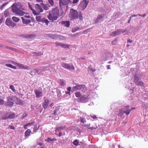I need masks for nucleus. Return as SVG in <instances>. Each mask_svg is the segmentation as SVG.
<instances>
[{"label": "nucleus", "mask_w": 148, "mask_h": 148, "mask_svg": "<svg viewBox=\"0 0 148 148\" xmlns=\"http://www.w3.org/2000/svg\"><path fill=\"white\" fill-rule=\"evenodd\" d=\"M59 10L57 8H55L50 12L48 16V19L53 21L57 20L59 16Z\"/></svg>", "instance_id": "f257e3e1"}, {"label": "nucleus", "mask_w": 148, "mask_h": 148, "mask_svg": "<svg viewBox=\"0 0 148 148\" xmlns=\"http://www.w3.org/2000/svg\"><path fill=\"white\" fill-rule=\"evenodd\" d=\"M75 86H74L72 87L71 92H73L75 91L82 90V92H84L85 90H86V88L84 84H79L74 83Z\"/></svg>", "instance_id": "f03ea898"}, {"label": "nucleus", "mask_w": 148, "mask_h": 148, "mask_svg": "<svg viewBox=\"0 0 148 148\" xmlns=\"http://www.w3.org/2000/svg\"><path fill=\"white\" fill-rule=\"evenodd\" d=\"M60 6L62 10L65 9L66 8V9L68 7V4L69 3H71L72 1L70 0H59Z\"/></svg>", "instance_id": "7ed1b4c3"}, {"label": "nucleus", "mask_w": 148, "mask_h": 148, "mask_svg": "<svg viewBox=\"0 0 148 148\" xmlns=\"http://www.w3.org/2000/svg\"><path fill=\"white\" fill-rule=\"evenodd\" d=\"M11 7L12 12L16 14L22 16L25 13V12L20 10L15 4H13L11 6Z\"/></svg>", "instance_id": "20e7f679"}, {"label": "nucleus", "mask_w": 148, "mask_h": 148, "mask_svg": "<svg viewBox=\"0 0 148 148\" xmlns=\"http://www.w3.org/2000/svg\"><path fill=\"white\" fill-rule=\"evenodd\" d=\"M134 82L137 85L140 86H143L144 83L141 80L140 78L137 74L135 75L134 77Z\"/></svg>", "instance_id": "39448f33"}, {"label": "nucleus", "mask_w": 148, "mask_h": 148, "mask_svg": "<svg viewBox=\"0 0 148 148\" xmlns=\"http://www.w3.org/2000/svg\"><path fill=\"white\" fill-rule=\"evenodd\" d=\"M78 13L77 11L73 9H70L69 17L71 20H73L78 18Z\"/></svg>", "instance_id": "423d86ee"}, {"label": "nucleus", "mask_w": 148, "mask_h": 148, "mask_svg": "<svg viewBox=\"0 0 148 148\" xmlns=\"http://www.w3.org/2000/svg\"><path fill=\"white\" fill-rule=\"evenodd\" d=\"M7 101L5 103L6 106L12 107L14 104V99L13 96H9L7 97Z\"/></svg>", "instance_id": "0eeeda50"}, {"label": "nucleus", "mask_w": 148, "mask_h": 148, "mask_svg": "<svg viewBox=\"0 0 148 148\" xmlns=\"http://www.w3.org/2000/svg\"><path fill=\"white\" fill-rule=\"evenodd\" d=\"M102 58L103 60H107L111 58L112 57V54L109 52H107L103 54Z\"/></svg>", "instance_id": "6e6552de"}, {"label": "nucleus", "mask_w": 148, "mask_h": 148, "mask_svg": "<svg viewBox=\"0 0 148 148\" xmlns=\"http://www.w3.org/2000/svg\"><path fill=\"white\" fill-rule=\"evenodd\" d=\"M88 3V0H83L79 5L80 7L81 8V10H83L86 8Z\"/></svg>", "instance_id": "1a4fd4ad"}, {"label": "nucleus", "mask_w": 148, "mask_h": 148, "mask_svg": "<svg viewBox=\"0 0 148 148\" xmlns=\"http://www.w3.org/2000/svg\"><path fill=\"white\" fill-rule=\"evenodd\" d=\"M34 91L36 95V98H39L43 96L42 89L41 88L39 89H35Z\"/></svg>", "instance_id": "9d476101"}, {"label": "nucleus", "mask_w": 148, "mask_h": 148, "mask_svg": "<svg viewBox=\"0 0 148 148\" xmlns=\"http://www.w3.org/2000/svg\"><path fill=\"white\" fill-rule=\"evenodd\" d=\"M62 67L66 69H69V70H75V68L73 64L71 65H69L68 64L63 63L62 64Z\"/></svg>", "instance_id": "9b49d317"}, {"label": "nucleus", "mask_w": 148, "mask_h": 148, "mask_svg": "<svg viewBox=\"0 0 148 148\" xmlns=\"http://www.w3.org/2000/svg\"><path fill=\"white\" fill-rule=\"evenodd\" d=\"M42 73V71H41V69L40 68V69H33L30 72H29V74L32 75H35L36 74H38V75Z\"/></svg>", "instance_id": "f8f14e48"}, {"label": "nucleus", "mask_w": 148, "mask_h": 148, "mask_svg": "<svg viewBox=\"0 0 148 148\" xmlns=\"http://www.w3.org/2000/svg\"><path fill=\"white\" fill-rule=\"evenodd\" d=\"M135 108H132L130 109L129 106H125L123 108V112L126 114V115H128L130 113V112L133 110L135 109Z\"/></svg>", "instance_id": "ddd939ff"}, {"label": "nucleus", "mask_w": 148, "mask_h": 148, "mask_svg": "<svg viewBox=\"0 0 148 148\" xmlns=\"http://www.w3.org/2000/svg\"><path fill=\"white\" fill-rule=\"evenodd\" d=\"M104 17V14L99 15L95 21V23L97 24L99 22H101Z\"/></svg>", "instance_id": "4468645a"}, {"label": "nucleus", "mask_w": 148, "mask_h": 148, "mask_svg": "<svg viewBox=\"0 0 148 148\" xmlns=\"http://www.w3.org/2000/svg\"><path fill=\"white\" fill-rule=\"evenodd\" d=\"M14 101L16 103L20 105H22L23 103L22 101L18 98L15 96H13Z\"/></svg>", "instance_id": "2eb2a0df"}, {"label": "nucleus", "mask_w": 148, "mask_h": 148, "mask_svg": "<svg viewBox=\"0 0 148 148\" xmlns=\"http://www.w3.org/2000/svg\"><path fill=\"white\" fill-rule=\"evenodd\" d=\"M22 36L24 38H32L35 37L36 35L35 34H31L30 35L24 34L21 35L19 36Z\"/></svg>", "instance_id": "dca6fc26"}, {"label": "nucleus", "mask_w": 148, "mask_h": 148, "mask_svg": "<svg viewBox=\"0 0 148 148\" xmlns=\"http://www.w3.org/2000/svg\"><path fill=\"white\" fill-rule=\"evenodd\" d=\"M88 101V98L84 96L81 97L79 99V101L81 102L86 103Z\"/></svg>", "instance_id": "f3484780"}, {"label": "nucleus", "mask_w": 148, "mask_h": 148, "mask_svg": "<svg viewBox=\"0 0 148 148\" xmlns=\"http://www.w3.org/2000/svg\"><path fill=\"white\" fill-rule=\"evenodd\" d=\"M21 18L22 20L23 23L24 24H27L31 22L30 20L25 19L23 17H21Z\"/></svg>", "instance_id": "a211bd4d"}, {"label": "nucleus", "mask_w": 148, "mask_h": 148, "mask_svg": "<svg viewBox=\"0 0 148 148\" xmlns=\"http://www.w3.org/2000/svg\"><path fill=\"white\" fill-rule=\"evenodd\" d=\"M46 35V36L47 37H50L51 38L53 39H56L57 38H58L59 37L58 35L56 34H55L53 35V34H47Z\"/></svg>", "instance_id": "6ab92c4d"}, {"label": "nucleus", "mask_w": 148, "mask_h": 148, "mask_svg": "<svg viewBox=\"0 0 148 148\" xmlns=\"http://www.w3.org/2000/svg\"><path fill=\"white\" fill-rule=\"evenodd\" d=\"M49 101L48 99H46L44 100V102L42 105L43 107L45 109H46L47 108Z\"/></svg>", "instance_id": "aec40b11"}, {"label": "nucleus", "mask_w": 148, "mask_h": 148, "mask_svg": "<svg viewBox=\"0 0 148 148\" xmlns=\"http://www.w3.org/2000/svg\"><path fill=\"white\" fill-rule=\"evenodd\" d=\"M120 34V32L119 29L116 30L115 31L112 32L110 34V35L115 36L117 35Z\"/></svg>", "instance_id": "412c9836"}, {"label": "nucleus", "mask_w": 148, "mask_h": 148, "mask_svg": "<svg viewBox=\"0 0 148 148\" xmlns=\"http://www.w3.org/2000/svg\"><path fill=\"white\" fill-rule=\"evenodd\" d=\"M35 8L36 9L39 10L40 12H42L43 11V9L41 8L40 5L38 4H36L35 5Z\"/></svg>", "instance_id": "4be33fe9"}, {"label": "nucleus", "mask_w": 148, "mask_h": 148, "mask_svg": "<svg viewBox=\"0 0 148 148\" xmlns=\"http://www.w3.org/2000/svg\"><path fill=\"white\" fill-rule=\"evenodd\" d=\"M28 5L29 8L32 11L33 14L35 15H38V13L36 12V11L33 8L32 6L29 3H28Z\"/></svg>", "instance_id": "5701e85b"}, {"label": "nucleus", "mask_w": 148, "mask_h": 148, "mask_svg": "<svg viewBox=\"0 0 148 148\" xmlns=\"http://www.w3.org/2000/svg\"><path fill=\"white\" fill-rule=\"evenodd\" d=\"M39 127V125L38 124H36L34 126V127L33 128V132L34 133H36Z\"/></svg>", "instance_id": "b1692460"}, {"label": "nucleus", "mask_w": 148, "mask_h": 148, "mask_svg": "<svg viewBox=\"0 0 148 148\" xmlns=\"http://www.w3.org/2000/svg\"><path fill=\"white\" fill-rule=\"evenodd\" d=\"M57 140V139L55 138H54L53 139H51L50 138L48 137L47 139L45 140V141H47L49 143L50 141L54 142Z\"/></svg>", "instance_id": "393cba45"}, {"label": "nucleus", "mask_w": 148, "mask_h": 148, "mask_svg": "<svg viewBox=\"0 0 148 148\" xmlns=\"http://www.w3.org/2000/svg\"><path fill=\"white\" fill-rule=\"evenodd\" d=\"M31 131L29 129H28L25 133V137H27L30 136Z\"/></svg>", "instance_id": "a878e982"}, {"label": "nucleus", "mask_w": 148, "mask_h": 148, "mask_svg": "<svg viewBox=\"0 0 148 148\" xmlns=\"http://www.w3.org/2000/svg\"><path fill=\"white\" fill-rule=\"evenodd\" d=\"M62 24L64 26L68 27L70 25V22L69 21H62Z\"/></svg>", "instance_id": "bb28decb"}, {"label": "nucleus", "mask_w": 148, "mask_h": 148, "mask_svg": "<svg viewBox=\"0 0 148 148\" xmlns=\"http://www.w3.org/2000/svg\"><path fill=\"white\" fill-rule=\"evenodd\" d=\"M8 119H9V113L7 112L2 117V119L6 120Z\"/></svg>", "instance_id": "cd10ccee"}, {"label": "nucleus", "mask_w": 148, "mask_h": 148, "mask_svg": "<svg viewBox=\"0 0 148 148\" xmlns=\"http://www.w3.org/2000/svg\"><path fill=\"white\" fill-rule=\"evenodd\" d=\"M60 108L58 107L56 108L54 111V112L52 114L54 116H56L58 114V112L59 111Z\"/></svg>", "instance_id": "c85d7f7f"}, {"label": "nucleus", "mask_w": 148, "mask_h": 148, "mask_svg": "<svg viewBox=\"0 0 148 148\" xmlns=\"http://www.w3.org/2000/svg\"><path fill=\"white\" fill-rule=\"evenodd\" d=\"M40 68V69H41V71H42V72L43 71H49V69L47 66L41 67Z\"/></svg>", "instance_id": "c756f323"}, {"label": "nucleus", "mask_w": 148, "mask_h": 148, "mask_svg": "<svg viewBox=\"0 0 148 148\" xmlns=\"http://www.w3.org/2000/svg\"><path fill=\"white\" fill-rule=\"evenodd\" d=\"M12 21L10 19L8 18H7L6 21V25L8 26H10V24Z\"/></svg>", "instance_id": "7c9ffc66"}, {"label": "nucleus", "mask_w": 148, "mask_h": 148, "mask_svg": "<svg viewBox=\"0 0 148 148\" xmlns=\"http://www.w3.org/2000/svg\"><path fill=\"white\" fill-rule=\"evenodd\" d=\"M10 14L9 12L8 11V9H6L4 13V15L5 16V17H7L9 16Z\"/></svg>", "instance_id": "2f4dec72"}, {"label": "nucleus", "mask_w": 148, "mask_h": 148, "mask_svg": "<svg viewBox=\"0 0 148 148\" xmlns=\"http://www.w3.org/2000/svg\"><path fill=\"white\" fill-rule=\"evenodd\" d=\"M12 19L13 21L16 22H18L20 20L19 18L16 16H13Z\"/></svg>", "instance_id": "473e14b6"}, {"label": "nucleus", "mask_w": 148, "mask_h": 148, "mask_svg": "<svg viewBox=\"0 0 148 148\" xmlns=\"http://www.w3.org/2000/svg\"><path fill=\"white\" fill-rule=\"evenodd\" d=\"M15 117V114L14 113H9V119H12Z\"/></svg>", "instance_id": "72a5a7b5"}, {"label": "nucleus", "mask_w": 148, "mask_h": 148, "mask_svg": "<svg viewBox=\"0 0 148 148\" xmlns=\"http://www.w3.org/2000/svg\"><path fill=\"white\" fill-rule=\"evenodd\" d=\"M36 19L38 22H42L43 18H41V16H38L36 17Z\"/></svg>", "instance_id": "f704fd0d"}, {"label": "nucleus", "mask_w": 148, "mask_h": 148, "mask_svg": "<svg viewBox=\"0 0 148 148\" xmlns=\"http://www.w3.org/2000/svg\"><path fill=\"white\" fill-rule=\"evenodd\" d=\"M42 22L45 23L47 25H48L49 21L47 19H46L45 18H43Z\"/></svg>", "instance_id": "c9c22d12"}, {"label": "nucleus", "mask_w": 148, "mask_h": 148, "mask_svg": "<svg viewBox=\"0 0 148 148\" xmlns=\"http://www.w3.org/2000/svg\"><path fill=\"white\" fill-rule=\"evenodd\" d=\"M8 3H7L3 4L1 6L0 9L2 10L4 8V7L8 4Z\"/></svg>", "instance_id": "e433bc0d"}, {"label": "nucleus", "mask_w": 148, "mask_h": 148, "mask_svg": "<svg viewBox=\"0 0 148 148\" xmlns=\"http://www.w3.org/2000/svg\"><path fill=\"white\" fill-rule=\"evenodd\" d=\"M17 64L18 66H20L22 68H23L25 69H27L28 67H24V65L18 63H17Z\"/></svg>", "instance_id": "4c0bfd02"}, {"label": "nucleus", "mask_w": 148, "mask_h": 148, "mask_svg": "<svg viewBox=\"0 0 148 148\" xmlns=\"http://www.w3.org/2000/svg\"><path fill=\"white\" fill-rule=\"evenodd\" d=\"M10 89H11L12 91L14 92H15L16 91V90L14 88V86L13 85H10Z\"/></svg>", "instance_id": "58836bf2"}, {"label": "nucleus", "mask_w": 148, "mask_h": 148, "mask_svg": "<svg viewBox=\"0 0 148 148\" xmlns=\"http://www.w3.org/2000/svg\"><path fill=\"white\" fill-rule=\"evenodd\" d=\"M80 120L81 122L85 123L86 122V119L84 118L83 117H80Z\"/></svg>", "instance_id": "ea45409f"}, {"label": "nucleus", "mask_w": 148, "mask_h": 148, "mask_svg": "<svg viewBox=\"0 0 148 148\" xmlns=\"http://www.w3.org/2000/svg\"><path fill=\"white\" fill-rule=\"evenodd\" d=\"M75 95L77 97H79L81 96V94L80 92H78L75 93Z\"/></svg>", "instance_id": "a19ab883"}, {"label": "nucleus", "mask_w": 148, "mask_h": 148, "mask_svg": "<svg viewBox=\"0 0 148 148\" xmlns=\"http://www.w3.org/2000/svg\"><path fill=\"white\" fill-rule=\"evenodd\" d=\"M59 83L60 84L61 86H64L65 85V82L63 80H60L59 81Z\"/></svg>", "instance_id": "79ce46f5"}, {"label": "nucleus", "mask_w": 148, "mask_h": 148, "mask_svg": "<svg viewBox=\"0 0 148 148\" xmlns=\"http://www.w3.org/2000/svg\"><path fill=\"white\" fill-rule=\"evenodd\" d=\"M79 142L77 140H75L73 142V144L75 146H77L78 145Z\"/></svg>", "instance_id": "37998d69"}, {"label": "nucleus", "mask_w": 148, "mask_h": 148, "mask_svg": "<svg viewBox=\"0 0 148 148\" xmlns=\"http://www.w3.org/2000/svg\"><path fill=\"white\" fill-rule=\"evenodd\" d=\"M78 18L80 20H82V19H83L82 18V16L81 14V12H80L79 13V15H78Z\"/></svg>", "instance_id": "c03bdc74"}, {"label": "nucleus", "mask_w": 148, "mask_h": 148, "mask_svg": "<svg viewBox=\"0 0 148 148\" xmlns=\"http://www.w3.org/2000/svg\"><path fill=\"white\" fill-rule=\"evenodd\" d=\"M56 46H59L62 47V44L60 42H56L55 43Z\"/></svg>", "instance_id": "a18cd8bd"}, {"label": "nucleus", "mask_w": 148, "mask_h": 148, "mask_svg": "<svg viewBox=\"0 0 148 148\" xmlns=\"http://www.w3.org/2000/svg\"><path fill=\"white\" fill-rule=\"evenodd\" d=\"M28 116V114L27 113H24L22 115L21 119H23L25 117H27Z\"/></svg>", "instance_id": "49530a36"}, {"label": "nucleus", "mask_w": 148, "mask_h": 148, "mask_svg": "<svg viewBox=\"0 0 148 148\" xmlns=\"http://www.w3.org/2000/svg\"><path fill=\"white\" fill-rule=\"evenodd\" d=\"M49 3L52 6H53L54 5V1L53 0H48Z\"/></svg>", "instance_id": "de8ad7c7"}, {"label": "nucleus", "mask_w": 148, "mask_h": 148, "mask_svg": "<svg viewBox=\"0 0 148 148\" xmlns=\"http://www.w3.org/2000/svg\"><path fill=\"white\" fill-rule=\"evenodd\" d=\"M34 53L36 55H37L38 56H41L43 55V53L41 52H39L38 53L34 52Z\"/></svg>", "instance_id": "09e8293b"}, {"label": "nucleus", "mask_w": 148, "mask_h": 148, "mask_svg": "<svg viewBox=\"0 0 148 148\" xmlns=\"http://www.w3.org/2000/svg\"><path fill=\"white\" fill-rule=\"evenodd\" d=\"M8 128H10L11 129L14 130L15 127H14L12 125H8Z\"/></svg>", "instance_id": "8fccbe9b"}, {"label": "nucleus", "mask_w": 148, "mask_h": 148, "mask_svg": "<svg viewBox=\"0 0 148 148\" xmlns=\"http://www.w3.org/2000/svg\"><path fill=\"white\" fill-rule=\"evenodd\" d=\"M4 103V101L3 99H0V105H3Z\"/></svg>", "instance_id": "3c124183"}, {"label": "nucleus", "mask_w": 148, "mask_h": 148, "mask_svg": "<svg viewBox=\"0 0 148 148\" xmlns=\"http://www.w3.org/2000/svg\"><path fill=\"white\" fill-rule=\"evenodd\" d=\"M43 8L45 10H47L49 9V7L47 5H44Z\"/></svg>", "instance_id": "603ef678"}, {"label": "nucleus", "mask_w": 148, "mask_h": 148, "mask_svg": "<svg viewBox=\"0 0 148 148\" xmlns=\"http://www.w3.org/2000/svg\"><path fill=\"white\" fill-rule=\"evenodd\" d=\"M90 116L91 117H92V118L93 119H97V117H96V116L94 114H92L91 115H90Z\"/></svg>", "instance_id": "864d4df0"}, {"label": "nucleus", "mask_w": 148, "mask_h": 148, "mask_svg": "<svg viewBox=\"0 0 148 148\" xmlns=\"http://www.w3.org/2000/svg\"><path fill=\"white\" fill-rule=\"evenodd\" d=\"M69 46L66 44H63L62 45V47L64 48H66L69 47Z\"/></svg>", "instance_id": "5fc2aeb1"}, {"label": "nucleus", "mask_w": 148, "mask_h": 148, "mask_svg": "<svg viewBox=\"0 0 148 148\" xmlns=\"http://www.w3.org/2000/svg\"><path fill=\"white\" fill-rule=\"evenodd\" d=\"M5 66L9 67L11 68L12 65L10 64H5Z\"/></svg>", "instance_id": "6e6d98bb"}, {"label": "nucleus", "mask_w": 148, "mask_h": 148, "mask_svg": "<svg viewBox=\"0 0 148 148\" xmlns=\"http://www.w3.org/2000/svg\"><path fill=\"white\" fill-rule=\"evenodd\" d=\"M15 24L12 21L10 24V26L14 27L15 26Z\"/></svg>", "instance_id": "4d7b16f0"}, {"label": "nucleus", "mask_w": 148, "mask_h": 148, "mask_svg": "<svg viewBox=\"0 0 148 148\" xmlns=\"http://www.w3.org/2000/svg\"><path fill=\"white\" fill-rule=\"evenodd\" d=\"M59 127L60 130H63L65 127V126H61Z\"/></svg>", "instance_id": "13d9d810"}, {"label": "nucleus", "mask_w": 148, "mask_h": 148, "mask_svg": "<svg viewBox=\"0 0 148 148\" xmlns=\"http://www.w3.org/2000/svg\"><path fill=\"white\" fill-rule=\"evenodd\" d=\"M120 34L121 33H123L125 32V30L123 29H119Z\"/></svg>", "instance_id": "bf43d9fd"}, {"label": "nucleus", "mask_w": 148, "mask_h": 148, "mask_svg": "<svg viewBox=\"0 0 148 148\" xmlns=\"http://www.w3.org/2000/svg\"><path fill=\"white\" fill-rule=\"evenodd\" d=\"M138 15L139 16L143 17V18H145L146 16L145 14H144L143 15L140 14H138Z\"/></svg>", "instance_id": "052dcab7"}, {"label": "nucleus", "mask_w": 148, "mask_h": 148, "mask_svg": "<svg viewBox=\"0 0 148 148\" xmlns=\"http://www.w3.org/2000/svg\"><path fill=\"white\" fill-rule=\"evenodd\" d=\"M79 1V0H73V4L77 3Z\"/></svg>", "instance_id": "680f3d73"}, {"label": "nucleus", "mask_w": 148, "mask_h": 148, "mask_svg": "<svg viewBox=\"0 0 148 148\" xmlns=\"http://www.w3.org/2000/svg\"><path fill=\"white\" fill-rule=\"evenodd\" d=\"M30 121L29 123H32V125H33L35 123V122L34 121H32V120H30Z\"/></svg>", "instance_id": "e2e57ef3"}, {"label": "nucleus", "mask_w": 148, "mask_h": 148, "mask_svg": "<svg viewBox=\"0 0 148 148\" xmlns=\"http://www.w3.org/2000/svg\"><path fill=\"white\" fill-rule=\"evenodd\" d=\"M71 87H69L67 88V90L68 91H70L71 90Z\"/></svg>", "instance_id": "0e129e2a"}, {"label": "nucleus", "mask_w": 148, "mask_h": 148, "mask_svg": "<svg viewBox=\"0 0 148 148\" xmlns=\"http://www.w3.org/2000/svg\"><path fill=\"white\" fill-rule=\"evenodd\" d=\"M116 39H115L114 41H112V45H115V41H116Z\"/></svg>", "instance_id": "69168bd1"}, {"label": "nucleus", "mask_w": 148, "mask_h": 148, "mask_svg": "<svg viewBox=\"0 0 148 148\" xmlns=\"http://www.w3.org/2000/svg\"><path fill=\"white\" fill-rule=\"evenodd\" d=\"M132 42V40H130L128 39L127 40V42L131 43Z\"/></svg>", "instance_id": "338daca9"}, {"label": "nucleus", "mask_w": 148, "mask_h": 148, "mask_svg": "<svg viewBox=\"0 0 148 148\" xmlns=\"http://www.w3.org/2000/svg\"><path fill=\"white\" fill-rule=\"evenodd\" d=\"M27 126H28L26 124L24 125V129H27Z\"/></svg>", "instance_id": "774afa93"}]
</instances>
